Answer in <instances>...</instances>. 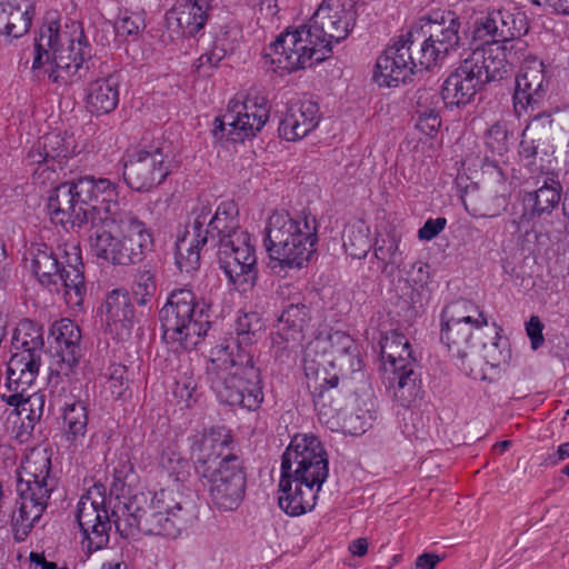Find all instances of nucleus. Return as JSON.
I'll return each instance as SVG.
<instances>
[{"label":"nucleus","instance_id":"f257e3e1","mask_svg":"<svg viewBox=\"0 0 569 569\" xmlns=\"http://www.w3.org/2000/svg\"><path fill=\"white\" fill-rule=\"evenodd\" d=\"M44 209L67 232L90 223L89 250L101 264L130 266L153 250L152 230L133 216L120 214V187L108 178L84 176L62 182L49 190Z\"/></svg>","mask_w":569,"mask_h":569},{"label":"nucleus","instance_id":"f03ea898","mask_svg":"<svg viewBox=\"0 0 569 569\" xmlns=\"http://www.w3.org/2000/svg\"><path fill=\"white\" fill-rule=\"evenodd\" d=\"M528 31L527 14L513 2L477 16L466 30L470 54L448 74L440 87L445 108L450 111L465 109L473 102L485 83L505 78L510 66L507 43Z\"/></svg>","mask_w":569,"mask_h":569},{"label":"nucleus","instance_id":"7ed1b4c3","mask_svg":"<svg viewBox=\"0 0 569 569\" xmlns=\"http://www.w3.org/2000/svg\"><path fill=\"white\" fill-rule=\"evenodd\" d=\"M91 57L79 21L49 22L40 28L31 51V71L39 79L63 87L72 82Z\"/></svg>","mask_w":569,"mask_h":569},{"label":"nucleus","instance_id":"20e7f679","mask_svg":"<svg viewBox=\"0 0 569 569\" xmlns=\"http://www.w3.org/2000/svg\"><path fill=\"white\" fill-rule=\"evenodd\" d=\"M187 488L171 483L153 493L139 492L123 497L114 511L116 527L120 531L138 528L147 535L177 538L180 535Z\"/></svg>","mask_w":569,"mask_h":569},{"label":"nucleus","instance_id":"39448f33","mask_svg":"<svg viewBox=\"0 0 569 569\" xmlns=\"http://www.w3.org/2000/svg\"><path fill=\"white\" fill-rule=\"evenodd\" d=\"M30 268L39 282L50 290L62 289L66 305L72 311L82 309L87 296L80 244L63 240L52 248L34 242L28 250Z\"/></svg>","mask_w":569,"mask_h":569},{"label":"nucleus","instance_id":"423d86ee","mask_svg":"<svg viewBox=\"0 0 569 569\" xmlns=\"http://www.w3.org/2000/svg\"><path fill=\"white\" fill-rule=\"evenodd\" d=\"M318 222L310 213L291 216L273 211L264 227V247L272 262L281 268L302 269L317 252Z\"/></svg>","mask_w":569,"mask_h":569},{"label":"nucleus","instance_id":"0eeeda50","mask_svg":"<svg viewBox=\"0 0 569 569\" xmlns=\"http://www.w3.org/2000/svg\"><path fill=\"white\" fill-rule=\"evenodd\" d=\"M51 458L47 449L29 451L19 469L17 490L18 509L12 516L14 538L23 541L40 520L54 488L50 477Z\"/></svg>","mask_w":569,"mask_h":569},{"label":"nucleus","instance_id":"6e6552de","mask_svg":"<svg viewBox=\"0 0 569 569\" xmlns=\"http://www.w3.org/2000/svg\"><path fill=\"white\" fill-rule=\"evenodd\" d=\"M159 317L163 339L183 349L196 347L210 329V305L188 288L173 290Z\"/></svg>","mask_w":569,"mask_h":569},{"label":"nucleus","instance_id":"1a4fd4ad","mask_svg":"<svg viewBox=\"0 0 569 569\" xmlns=\"http://www.w3.org/2000/svg\"><path fill=\"white\" fill-rule=\"evenodd\" d=\"M461 22L453 12H435L422 17L402 31L410 34L411 46L422 37L418 51L420 69L440 67L460 46Z\"/></svg>","mask_w":569,"mask_h":569},{"label":"nucleus","instance_id":"9d476101","mask_svg":"<svg viewBox=\"0 0 569 569\" xmlns=\"http://www.w3.org/2000/svg\"><path fill=\"white\" fill-rule=\"evenodd\" d=\"M329 56L326 46L307 24L281 32L264 49L263 63L270 70L284 74L312 67Z\"/></svg>","mask_w":569,"mask_h":569},{"label":"nucleus","instance_id":"9b49d317","mask_svg":"<svg viewBox=\"0 0 569 569\" xmlns=\"http://www.w3.org/2000/svg\"><path fill=\"white\" fill-rule=\"evenodd\" d=\"M270 118V106L259 93L238 94L213 121L212 136L220 143H242L254 138Z\"/></svg>","mask_w":569,"mask_h":569},{"label":"nucleus","instance_id":"f8f14e48","mask_svg":"<svg viewBox=\"0 0 569 569\" xmlns=\"http://www.w3.org/2000/svg\"><path fill=\"white\" fill-rule=\"evenodd\" d=\"M381 373L388 392L402 407L419 397L420 388L412 378L413 358L407 337L397 331L385 335L380 342Z\"/></svg>","mask_w":569,"mask_h":569},{"label":"nucleus","instance_id":"ddd939ff","mask_svg":"<svg viewBox=\"0 0 569 569\" xmlns=\"http://www.w3.org/2000/svg\"><path fill=\"white\" fill-rule=\"evenodd\" d=\"M88 148V139L81 128L69 127L52 130L40 137L26 156V164L42 182L58 179L57 170Z\"/></svg>","mask_w":569,"mask_h":569},{"label":"nucleus","instance_id":"4468645a","mask_svg":"<svg viewBox=\"0 0 569 569\" xmlns=\"http://www.w3.org/2000/svg\"><path fill=\"white\" fill-rule=\"evenodd\" d=\"M488 323V316L477 302L469 299L453 301L441 311L440 341L462 363L472 352L476 333Z\"/></svg>","mask_w":569,"mask_h":569},{"label":"nucleus","instance_id":"2eb2a0df","mask_svg":"<svg viewBox=\"0 0 569 569\" xmlns=\"http://www.w3.org/2000/svg\"><path fill=\"white\" fill-rule=\"evenodd\" d=\"M281 473L321 491L329 462L319 439L309 433L296 435L283 453Z\"/></svg>","mask_w":569,"mask_h":569},{"label":"nucleus","instance_id":"dca6fc26","mask_svg":"<svg viewBox=\"0 0 569 569\" xmlns=\"http://www.w3.org/2000/svg\"><path fill=\"white\" fill-rule=\"evenodd\" d=\"M111 500L103 486L94 485L78 501L77 521L89 551L101 550L109 542L111 522L116 525L114 511L123 503V499L119 500L110 512Z\"/></svg>","mask_w":569,"mask_h":569},{"label":"nucleus","instance_id":"f3484780","mask_svg":"<svg viewBox=\"0 0 569 569\" xmlns=\"http://www.w3.org/2000/svg\"><path fill=\"white\" fill-rule=\"evenodd\" d=\"M199 472L206 479L211 502L218 509L232 511L241 505L246 492V473L238 456L228 453L218 463Z\"/></svg>","mask_w":569,"mask_h":569},{"label":"nucleus","instance_id":"a211bd4d","mask_svg":"<svg viewBox=\"0 0 569 569\" xmlns=\"http://www.w3.org/2000/svg\"><path fill=\"white\" fill-rule=\"evenodd\" d=\"M218 263L233 289L240 292L252 289L257 280V258L251 234L240 232L233 239L222 240Z\"/></svg>","mask_w":569,"mask_h":569},{"label":"nucleus","instance_id":"6ab92c4d","mask_svg":"<svg viewBox=\"0 0 569 569\" xmlns=\"http://www.w3.org/2000/svg\"><path fill=\"white\" fill-rule=\"evenodd\" d=\"M357 20L356 0H321L309 27L331 53L333 46L345 41L353 32Z\"/></svg>","mask_w":569,"mask_h":569},{"label":"nucleus","instance_id":"aec40b11","mask_svg":"<svg viewBox=\"0 0 569 569\" xmlns=\"http://www.w3.org/2000/svg\"><path fill=\"white\" fill-rule=\"evenodd\" d=\"M177 168L173 154L160 149H142L126 162L123 177L131 190L148 192L160 186Z\"/></svg>","mask_w":569,"mask_h":569},{"label":"nucleus","instance_id":"412c9836","mask_svg":"<svg viewBox=\"0 0 569 569\" xmlns=\"http://www.w3.org/2000/svg\"><path fill=\"white\" fill-rule=\"evenodd\" d=\"M212 389L219 401L248 410L258 409L264 398L260 371L254 366L217 375Z\"/></svg>","mask_w":569,"mask_h":569},{"label":"nucleus","instance_id":"4be33fe9","mask_svg":"<svg viewBox=\"0 0 569 569\" xmlns=\"http://www.w3.org/2000/svg\"><path fill=\"white\" fill-rule=\"evenodd\" d=\"M41 366V358L30 353L11 352L7 363L3 382L0 385V397L9 406L14 407L20 415L26 411V405L39 401V396H29L28 390L36 381Z\"/></svg>","mask_w":569,"mask_h":569},{"label":"nucleus","instance_id":"5701e85b","mask_svg":"<svg viewBox=\"0 0 569 569\" xmlns=\"http://www.w3.org/2000/svg\"><path fill=\"white\" fill-rule=\"evenodd\" d=\"M410 49V34L401 30L376 60L372 78L379 87L398 88L411 80L419 64Z\"/></svg>","mask_w":569,"mask_h":569},{"label":"nucleus","instance_id":"b1692460","mask_svg":"<svg viewBox=\"0 0 569 569\" xmlns=\"http://www.w3.org/2000/svg\"><path fill=\"white\" fill-rule=\"evenodd\" d=\"M480 357L472 350L469 358L460 363L461 370L475 380L493 381L500 377L502 368L508 363L511 351L509 343L496 331L493 340L485 343Z\"/></svg>","mask_w":569,"mask_h":569},{"label":"nucleus","instance_id":"393cba45","mask_svg":"<svg viewBox=\"0 0 569 569\" xmlns=\"http://www.w3.org/2000/svg\"><path fill=\"white\" fill-rule=\"evenodd\" d=\"M121 81L117 73H100L90 78L82 89V104L92 118L114 112L120 103Z\"/></svg>","mask_w":569,"mask_h":569},{"label":"nucleus","instance_id":"a878e982","mask_svg":"<svg viewBox=\"0 0 569 569\" xmlns=\"http://www.w3.org/2000/svg\"><path fill=\"white\" fill-rule=\"evenodd\" d=\"M207 212L202 224V232L208 236H217L219 242L222 240L233 239L237 233L247 232L239 227V209L233 200L221 201L212 213L209 200H199L191 211L192 222H197L201 213Z\"/></svg>","mask_w":569,"mask_h":569},{"label":"nucleus","instance_id":"bb28decb","mask_svg":"<svg viewBox=\"0 0 569 569\" xmlns=\"http://www.w3.org/2000/svg\"><path fill=\"white\" fill-rule=\"evenodd\" d=\"M53 358L61 375L68 376L77 367L80 359V328L70 319L63 318L50 328Z\"/></svg>","mask_w":569,"mask_h":569},{"label":"nucleus","instance_id":"cd10ccee","mask_svg":"<svg viewBox=\"0 0 569 569\" xmlns=\"http://www.w3.org/2000/svg\"><path fill=\"white\" fill-rule=\"evenodd\" d=\"M546 91L545 66L538 58L526 60L525 66L516 77V87L513 92V109L521 117L533 108L542 98Z\"/></svg>","mask_w":569,"mask_h":569},{"label":"nucleus","instance_id":"c85d7f7f","mask_svg":"<svg viewBox=\"0 0 569 569\" xmlns=\"http://www.w3.org/2000/svg\"><path fill=\"white\" fill-rule=\"evenodd\" d=\"M101 316L106 332L112 339L126 341L131 337L136 319L133 306L126 291H111L101 307Z\"/></svg>","mask_w":569,"mask_h":569},{"label":"nucleus","instance_id":"c756f323","mask_svg":"<svg viewBox=\"0 0 569 569\" xmlns=\"http://www.w3.org/2000/svg\"><path fill=\"white\" fill-rule=\"evenodd\" d=\"M306 349L308 357L333 359L335 363L342 366L348 362L353 370L360 363L355 340L341 330L320 332L307 343Z\"/></svg>","mask_w":569,"mask_h":569},{"label":"nucleus","instance_id":"7c9ffc66","mask_svg":"<svg viewBox=\"0 0 569 569\" xmlns=\"http://www.w3.org/2000/svg\"><path fill=\"white\" fill-rule=\"evenodd\" d=\"M207 8L197 0H178L166 13V26L173 40L196 36L207 22Z\"/></svg>","mask_w":569,"mask_h":569},{"label":"nucleus","instance_id":"2f4dec72","mask_svg":"<svg viewBox=\"0 0 569 569\" xmlns=\"http://www.w3.org/2000/svg\"><path fill=\"white\" fill-rule=\"evenodd\" d=\"M318 103L299 100L290 103L279 124V136L287 141H298L312 132L320 123Z\"/></svg>","mask_w":569,"mask_h":569},{"label":"nucleus","instance_id":"473e14b6","mask_svg":"<svg viewBox=\"0 0 569 569\" xmlns=\"http://www.w3.org/2000/svg\"><path fill=\"white\" fill-rule=\"evenodd\" d=\"M207 212H202L197 222L179 231L176 240L174 263L180 272L192 273L200 267V251L208 238L202 232Z\"/></svg>","mask_w":569,"mask_h":569},{"label":"nucleus","instance_id":"72a5a7b5","mask_svg":"<svg viewBox=\"0 0 569 569\" xmlns=\"http://www.w3.org/2000/svg\"><path fill=\"white\" fill-rule=\"evenodd\" d=\"M319 492L281 473L278 485L279 508L290 517L306 515L315 509Z\"/></svg>","mask_w":569,"mask_h":569},{"label":"nucleus","instance_id":"f704fd0d","mask_svg":"<svg viewBox=\"0 0 569 569\" xmlns=\"http://www.w3.org/2000/svg\"><path fill=\"white\" fill-rule=\"evenodd\" d=\"M341 370L342 363H335L333 359L308 357L307 350L305 351L303 371L312 399L337 389Z\"/></svg>","mask_w":569,"mask_h":569},{"label":"nucleus","instance_id":"c9c22d12","mask_svg":"<svg viewBox=\"0 0 569 569\" xmlns=\"http://www.w3.org/2000/svg\"><path fill=\"white\" fill-rule=\"evenodd\" d=\"M208 357L216 376L254 366L250 349L233 336L219 339L210 349Z\"/></svg>","mask_w":569,"mask_h":569},{"label":"nucleus","instance_id":"e433bc0d","mask_svg":"<svg viewBox=\"0 0 569 569\" xmlns=\"http://www.w3.org/2000/svg\"><path fill=\"white\" fill-rule=\"evenodd\" d=\"M231 435L224 427H214L196 436L191 453L198 465V470L218 463L226 455L231 453Z\"/></svg>","mask_w":569,"mask_h":569},{"label":"nucleus","instance_id":"4c0bfd02","mask_svg":"<svg viewBox=\"0 0 569 569\" xmlns=\"http://www.w3.org/2000/svg\"><path fill=\"white\" fill-rule=\"evenodd\" d=\"M37 0H0V36L20 38L32 22Z\"/></svg>","mask_w":569,"mask_h":569},{"label":"nucleus","instance_id":"58836bf2","mask_svg":"<svg viewBox=\"0 0 569 569\" xmlns=\"http://www.w3.org/2000/svg\"><path fill=\"white\" fill-rule=\"evenodd\" d=\"M308 319L309 310L305 305L288 306L279 317L276 337L272 338L273 342L278 343L277 337L286 343L300 341Z\"/></svg>","mask_w":569,"mask_h":569},{"label":"nucleus","instance_id":"ea45409f","mask_svg":"<svg viewBox=\"0 0 569 569\" xmlns=\"http://www.w3.org/2000/svg\"><path fill=\"white\" fill-rule=\"evenodd\" d=\"M43 345V330L37 322L23 319L14 328L11 352L30 353L42 358Z\"/></svg>","mask_w":569,"mask_h":569},{"label":"nucleus","instance_id":"a19ab883","mask_svg":"<svg viewBox=\"0 0 569 569\" xmlns=\"http://www.w3.org/2000/svg\"><path fill=\"white\" fill-rule=\"evenodd\" d=\"M312 400L320 422L326 425L331 431H339L346 416L345 397L336 391L335 393L320 395V397Z\"/></svg>","mask_w":569,"mask_h":569},{"label":"nucleus","instance_id":"79ce46f5","mask_svg":"<svg viewBox=\"0 0 569 569\" xmlns=\"http://www.w3.org/2000/svg\"><path fill=\"white\" fill-rule=\"evenodd\" d=\"M440 128L441 118L439 112L435 110L421 112L415 124V133L418 134L419 138L413 149L422 153L433 152L439 146L437 138Z\"/></svg>","mask_w":569,"mask_h":569},{"label":"nucleus","instance_id":"37998d69","mask_svg":"<svg viewBox=\"0 0 569 569\" xmlns=\"http://www.w3.org/2000/svg\"><path fill=\"white\" fill-rule=\"evenodd\" d=\"M372 246L370 227L361 219L350 222L343 232V247L352 258H365Z\"/></svg>","mask_w":569,"mask_h":569},{"label":"nucleus","instance_id":"c03bdc74","mask_svg":"<svg viewBox=\"0 0 569 569\" xmlns=\"http://www.w3.org/2000/svg\"><path fill=\"white\" fill-rule=\"evenodd\" d=\"M63 422L66 426L67 439L73 446L82 445L88 425L86 406L80 401L66 405L63 410Z\"/></svg>","mask_w":569,"mask_h":569},{"label":"nucleus","instance_id":"a18cd8bd","mask_svg":"<svg viewBox=\"0 0 569 569\" xmlns=\"http://www.w3.org/2000/svg\"><path fill=\"white\" fill-rule=\"evenodd\" d=\"M172 398L180 409L193 408L200 400L201 393L194 375L187 370L180 372L174 380Z\"/></svg>","mask_w":569,"mask_h":569},{"label":"nucleus","instance_id":"49530a36","mask_svg":"<svg viewBox=\"0 0 569 569\" xmlns=\"http://www.w3.org/2000/svg\"><path fill=\"white\" fill-rule=\"evenodd\" d=\"M146 29V14L143 11L122 10L113 23L116 38L120 41L136 40Z\"/></svg>","mask_w":569,"mask_h":569},{"label":"nucleus","instance_id":"de8ad7c7","mask_svg":"<svg viewBox=\"0 0 569 569\" xmlns=\"http://www.w3.org/2000/svg\"><path fill=\"white\" fill-rule=\"evenodd\" d=\"M98 381L102 388L101 392L114 399L124 398L129 389L127 368L122 365L109 366Z\"/></svg>","mask_w":569,"mask_h":569},{"label":"nucleus","instance_id":"09e8293b","mask_svg":"<svg viewBox=\"0 0 569 569\" xmlns=\"http://www.w3.org/2000/svg\"><path fill=\"white\" fill-rule=\"evenodd\" d=\"M561 191L559 181L553 179L546 181L543 186L529 194L533 201V212L538 214L551 212L560 202Z\"/></svg>","mask_w":569,"mask_h":569},{"label":"nucleus","instance_id":"8fccbe9b","mask_svg":"<svg viewBox=\"0 0 569 569\" xmlns=\"http://www.w3.org/2000/svg\"><path fill=\"white\" fill-rule=\"evenodd\" d=\"M263 323L254 312L240 313L236 320V332L241 345L249 348L259 338Z\"/></svg>","mask_w":569,"mask_h":569},{"label":"nucleus","instance_id":"3c124183","mask_svg":"<svg viewBox=\"0 0 569 569\" xmlns=\"http://www.w3.org/2000/svg\"><path fill=\"white\" fill-rule=\"evenodd\" d=\"M512 134L506 123L497 122L486 132L485 144L492 157L502 158L510 149Z\"/></svg>","mask_w":569,"mask_h":569},{"label":"nucleus","instance_id":"603ef678","mask_svg":"<svg viewBox=\"0 0 569 569\" xmlns=\"http://www.w3.org/2000/svg\"><path fill=\"white\" fill-rule=\"evenodd\" d=\"M375 418V412L368 407L349 416L346 413L339 431L351 436H360L372 426Z\"/></svg>","mask_w":569,"mask_h":569},{"label":"nucleus","instance_id":"864d4df0","mask_svg":"<svg viewBox=\"0 0 569 569\" xmlns=\"http://www.w3.org/2000/svg\"><path fill=\"white\" fill-rule=\"evenodd\" d=\"M160 466L172 483L183 485L189 473V462L174 451H166L161 455Z\"/></svg>","mask_w":569,"mask_h":569},{"label":"nucleus","instance_id":"5fc2aeb1","mask_svg":"<svg viewBox=\"0 0 569 569\" xmlns=\"http://www.w3.org/2000/svg\"><path fill=\"white\" fill-rule=\"evenodd\" d=\"M556 147L549 142L541 143L537 158L533 160L529 171L535 174L552 173L558 164L555 156Z\"/></svg>","mask_w":569,"mask_h":569},{"label":"nucleus","instance_id":"6e6d98bb","mask_svg":"<svg viewBox=\"0 0 569 569\" xmlns=\"http://www.w3.org/2000/svg\"><path fill=\"white\" fill-rule=\"evenodd\" d=\"M132 292L137 301L144 305L156 292L153 273L149 270L138 273L132 287Z\"/></svg>","mask_w":569,"mask_h":569},{"label":"nucleus","instance_id":"4d7b16f0","mask_svg":"<svg viewBox=\"0 0 569 569\" xmlns=\"http://www.w3.org/2000/svg\"><path fill=\"white\" fill-rule=\"evenodd\" d=\"M545 325L538 316H531L525 323V331L530 342V348L537 351L545 345Z\"/></svg>","mask_w":569,"mask_h":569},{"label":"nucleus","instance_id":"13d9d810","mask_svg":"<svg viewBox=\"0 0 569 569\" xmlns=\"http://www.w3.org/2000/svg\"><path fill=\"white\" fill-rule=\"evenodd\" d=\"M446 226L447 219L443 217H438L435 219L429 218L418 230V238L420 241H431L445 230Z\"/></svg>","mask_w":569,"mask_h":569},{"label":"nucleus","instance_id":"bf43d9fd","mask_svg":"<svg viewBox=\"0 0 569 569\" xmlns=\"http://www.w3.org/2000/svg\"><path fill=\"white\" fill-rule=\"evenodd\" d=\"M529 126L525 128L522 131V138H525L526 132L528 130ZM541 144H536L535 141H527L526 139H522L519 146V159L520 162L529 170L531 164L533 163V160L538 156V151L540 149Z\"/></svg>","mask_w":569,"mask_h":569},{"label":"nucleus","instance_id":"052dcab7","mask_svg":"<svg viewBox=\"0 0 569 569\" xmlns=\"http://www.w3.org/2000/svg\"><path fill=\"white\" fill-rule=\"evenodd\" d=\"M286 6L287 0H261L259 10L266 19L273 20Z\"/></svg>","mask_w":569,"mask_h":569},{"label":"nucleus","instance_id":"680f3d73","mask_svg":"<svg viewBox=\"0 0 569 569\" xmlns=\"http://www.w3.org/2000/svg\"><path fill=\"white\" fill-rule=\"evenodd\" d=\"M439 560V557L436 555L422 553L417 558L413 569H435Z\"/></svg>","mask_w":569,"mask_h":569},{"label":"nucleus","instance_id":"e2e57ef3","mask_svg":"<svg viewBox=\"0 0 569 569\" xmlns=\"http://www.w3.org/2000/svg\"><path fill=\"white\" fill-rule=\"evenodd\" d=\"M535 4H540L539 0H531ZM546 3L557 13L569 16V0H545Z\"/></svg>","mask_w":569,"mask_h":569},{"label":"nucleus","instance_id":"0e129e2a","mask_svg":"<svg viewBox=\"0 0 569 569\" xmlns=\"http://www.w3.org/2000/svg\"><path fill=\"white\" fill-rule=\"evenodd\" d=\"M368 540L366 538H358L349 545V551L357 557H363L368 552Z\"/></svg>","mask_w":569,"mask_h":569},{"label":"nucleus","instance_id":"69168bd1","mask_svg":"<svg viewBox=\"0 0 569 569\" xmlns=\"http://www.w3.org/2000/svg\"><path fill=\"white\" fill-rule=\"evenodd\" d=\"M376 254L381 259L388 258L389 260L393 261L396 257L399 254V241H391L390 247L388 248V254L385 253V249L382 247L377 249Z\"/></svg>","mask_w":569,"mask_h":569},{"label":"nucleus","instance_id":"338daca9","mask_svg":"<svg viewBox=\"0 0 569 569\" xmlns=\"http://www.w3.org/2000/svg\"><path fill=\"white\" fill-rule=\"evenodd\" d=\"M569 458V442L558 446L553 463Z\"/></svg>","mask_w":569,"mask_h":569},{"label":"nucleus","instance_id":"774afa93","mask_svg":"<svg viewBox=\"0 0 569 569\" xmlns=\"http://www.w3.org/2000/svg\"><path fill=\"white\" fill-rule=\"evenodd\" d=\"M101 569H128V566L122 560H110L103 562Z\"/></svg>","mask_w":569,"mask_h":569}]
</instances>
